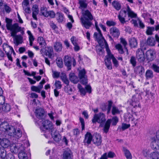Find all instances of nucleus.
Segmentation results:
<instances>
[{"mask_svg": "<svg viewBox=\"0 0 159 159\" xmlns=\"http://www.w3.org/2000/svg\"><path fill=\"white\" fill-rule=\"evenodd\" d=\"M6 27L7 29L11 31V36L13 38L14 43L17 45L23 42L22 35L25 34L24 28H21L17 23L12 24V20L6 18Z\"/></svg>", "mask_w": 159, "mask_h": 159, "instance_id": "obj_1", "label": "nucleus"}, {"mask_svg": "<svg viewBox=\"0 0 159 159\" xmlns=\"http://www.w3.org/2000/svg\"><path fill=\"white\" fill-rule=\"evenodd\" d=\"M30 144L27 140H24L21 143L13 144L11 146V151L14 153L18 152V156L19 159H27L28 156L26 153L25 148L29 146Z\"/></svg>", "mask_w": 159, "mask_h": 159, "instance_id": "obj_2", "label": "nucleus"}, {"mask_svg": "<svg viewBox=\"0 0 159 159\" xmlns=\"http://www.w3.org/2000/svg\"><path fill=\"white\" fill-rule=\"evenodd\" d=\"M82 14L83 16L80 19L82 25L86 29H89L92 25L91 21L94 19L93 16L88 10L83 11Z\"/></svg>", "mask_w": 159, "mask_h": 159, "instance_id": "obj_3", "label": "nucleus"}, {"mask_svg": "<svg viewBox=\"0 0 159 159\" xmlns=\"http://www.w3.org/2000/svg\"><path fill=\"white\" fill-rule=\"evenodd\" d=\"M98 32H95L94 34V37L96 39V40L98 43L100 45H102V43H104L105 45V48L106 49V47L107 46L108 47V45L105 40L104 39L102 36V35L101 32V31L100 30L99 31V30H97Z\"/></svg>", "mask_w": 159, "mask_h": 159, "instance_id": "obj_4", "label": "nucleus"}, {"mask_svg": "<svg viewBox=\"0 0 159 159\" xmlns=\"http://www.w3.org/2000/svg\"><path fill=\"white\" fill-rule=\"evenodd\" d=\"M158 134H159V131L157 132L155 137L151 138V146L152 149L159 151V137L158 138Z\"/></svg>", "mask_w": 159, "mask_h": 159, "instance_id": "obj_5", "label": "nucleus"}, {"mask_svg": "<svg viewBox=\"0 0 159 159\" xmlns=\"http://www.w3.org/2000/svg\"><path fill=\"white\" fill-rule=\"evenodd\" d=\"M3 48L4 51L7 54L8 59L11 62H12L13 60L11 56V55L12 53H13V54L15 53L12 48L9 46L7 43L3 44Z\"/></svg>", "mask_w": 159, "mask_h": 159, "instance_id": "obj_6", "label": "nucleus"}, {"mask_svg": "<svg viewBox=\"0 0 159 159\" xmlns=\"http://www.w3.org/2000/svg\"><path fill=\"white\" fill-rule=\"evenodd\" d=\"M106 120L104 114L100 113L98 114L94 115L92 120V122L93 123H96L97 122L101 124Z\"/></svg>", "mask_w": 159, "mask_h": 159, "instance_id": "obj_7", "label": "nucleus"}, {"mask_svg": "<svg viewBox=\"0 0 159 159\" xmlns=\"http://www.w3.org/2000/svg\"><path fill=\"white\" fill-rule=\"evenodd\" d=\"M0 129L4 132H7L9 135L11 132L14 129V127L9 125L7 122H3L0 125Z\"/></svg>", "mask_w": 159, "mask_h": 159, "instance_id": "obj_8", "label": "nucleus"}, {"mask_svg": "<svg viewBox=\"0 0 159 159\" xmlns=\"http://www.w3.org/2000/svg\"><path fill=\"white\" fill-rule=\"evenodd\" d=\"M41 13L45 17H50L52 18H54L55 16V13L53 11H48L47 8L42 7L40 9Z\"/></svg>", "mask_w": 159, "mask_h": 159, "instance_id": "obj_9", "label": "nucleus"}, {"mask_svg": "<svg viewBox=\"0 0 159 159\" xmlns=\"http://www.w3.org/2000/svg\"><path fill=\"white\" fill-rule=\"evenodd\" d=\"M43 126L40 128L41 130L45 132L48 130L52 129L53 128L51 121L48 120H44L42 123Z\"/></svg>", "mask_w": 159, "mask_h": 159, "instance_id": "obj_10", "label": "nucleus"}, {"mask_svg": "<svg viewBox=\"0 0 159 159\" xmlns=\"http://www.w3.org/2000/svg\"><path fill=\"white\" fill-rule=\"evenodd\" d=\"M106 51L107 53V55L106 56L105 58V62L106 66L107 68L108 69H111L112 68L111 63V59L109 55V49L107 47V46L106 47Z\"/></svg>", "mask_w": 159, "mask_h": 159, "instance_id": "obj_11", "label": "nucleus"}, {"mask_svg": "<svg viewBox=\"0 0 159 159\" xmlns=\"http://www.w3.org/2000/svg\"><path fill=\"white\" fill-rule=\"evenodd\" d=\"M17 144L15 143H11L9 140L6 138H3L0 140V144L2 146L1 147L6 148L9 146L10 150L11 145L13 144Z\"/></svg>", "mask_w": 159, "mask_h": 159, "instance_id": "obj_12", "label": "nucleus"}, {"mask_svg": "<svg viewBox=\"0 0 159 159\" xmlns=\"http://www.w3.org/2000/svg\"><path fill=\"white\" fill-rule=\"evenodd\" d=\"M146 58L148 62L153 61L155 58V52L152 50L147 51L146 53Z\"/></svg>", "mask_w": 159, "mask_h": 159, "instance_id": "obj_13", "label": "nucleus"}, {"mask_svg": "<svg viewBox=\"0 0 159 159\" xmlns=\"http://www.w3.org/2000/svg\"><path fill=\"white\" fill-rule=\"evenodd\" d=\"M110 34L114 38H117L120 34L119 29L115 26L111 28L109 30Z\"/></svg>", "mask_w": 159, "mask_h": 159, "instance_id": "obj_14", "label": "nucleus"}, {"mask_svg": "<svg viewBox=\"0 0 159 159\" xmlns=\"http://www.w3.org/2000/svg\"><path fill=\"white\" fill-rule=\"evenodd\" d=\"M9 134V135L18 139L22 136V132L19 129H16L14 127V129Z\"/></svg>", "mask_w": 159, "mask_h": 159, "instance_id": "obj_15", "label": "nucleus"}, {"mask_svg": "<svg viewBox=\"0 0 159 159\" xmlns=\"http://www.w3.org/2000/svg\"><path fill=\"white\" fill-rule=\"evenodd\" d=\"M126 11L121 10L118 16V18L120 23L124 24L126 22L125 18L126 16Z\"/></svg>", "mask_w": 159, "mask_h": 159, "instance_id": "obj_16", "label": "nucleus"}, {"mask_svg": "<svg viewBox=\"0 0 159 159\" xmlns=\"http://www.w3.org/2000/svg\"><path fill=\"white\" fill-rule=\"evenodd\" d=\"M136 57L140 62H143L145 60L144 54L141 50L138 49L136 52Z\"/></svg>", "mask_w": 159, "mask_h": 159, "instance_id": "obj_17", "label": "nucleus"}, {"mask_svg": "<svg viewBox=\"0 0 159 159\" xmlns=\"http://www.w3.org/2000/svg\"><path fill=\"white\" fill-rule=\"evenodd\" d=\"M93 136L89 132H87L85 135V138L84 140V142L85 145H89L91 143L92 140Z\"/></svg>", "mask_w": 159, "mask_h": 159, "instance_id": "obj_18", "label": "nucleus"}, {"mask_svg": "<svg viewBox=\"0 0 159 159\" xmlns=\"http://www.w3.org/2000/svg\"><path fill=\"white\" fill-rule=\"evenodd\" d=\"M29 0H23L22 2V6L25 11L27 13L30 12V8L29 7Z\"/></svg>", "mask_w": 159, "mask_h": 159, "instance_id": "obj_19", "label": "nucleus"}, {"mask_svg": "<svg viewBox=\"0 0 159 159\" xmlns=\"http://www.w3.org/2000/svg\"><path fill=\"white\" fill-rule=\"evenodd\" d=\"M94 144L97 146H99L102 143V139L101 135L99 134H96L93 140Z\"/></svg>", "mask_w": 159, "mask_h": 159, "instance_id": "obj_20", "label": "nucleus"}, {"mask_svg": "<svg viewBox=\"0 0 159 159\" xmlns=\"http://www.w3.org/2000/svg\"><path fill=\"white\" fill-rule=\"evenodd\" d=\"M51 135L54 140L56 142H59L61 139V136L58 132L56 130H53Z\"/></svg>", "mask_w": 159, "mask_h": 159, "instance_id": "obj_21", "label": "nucleus"}, {"mask_svg": "<svg viewBox=\"0 0 159 159\" xmlns=\"http://www.w3.org/2000/svg\"><path fill=\"white\" fill-rule=\"evenodd\" d=\"M46 55L48 57L52 59L54 57L53 51L52 48V47H47L46 48V49L45 51Z\"/></svg>", "mask_w": 159, "mask_h": 159, "instance_id": "obj_22", "label": "nucleus"}, {"mask_svg": "<svg viewBox=\"0 0 159 159\" xmlns=\"http://www.w3.org/2000/svg\"><path fill=\"white\" fill-rule=\"evenodd\" d=\"M63 159H72V153L69 149H67L64 151L63 154Z\"/></svg>", "mask_w": 159, "mask_h": 159, "instance_id": "obj_23", "label": "nucleus"}, {"mask_svg": "<svg viewBox=\"0 0 159 159\" xmlns=\"http://www.w3.org/2000/svg\"><path fill=\"white\" fill-rule=\"evenodd\" d=\"M32 10L33 11V17L34 19L37 20V18L36 16L38 14L39 12V9L38 5H34L32 8Z\"/></svg>", "mask_w": 159, "mask_h": 159, "instance_id": "obj_24", "label": "nucleus"}, {"mask_svg": "<svg viewBox=\"0 0 159 159\" xmlns=\"http://www.w3.org/2000/svg\"><path fill=\"white\" fill-rule=\"evenodd\" d=\"M115 156V154L114 153L110 151L108 153L107 156V153L106 152L103 154L100 159H107V157L113 158Z\"/></svg>", "mask_w": 159, "mask_h": 159, "instance_id": "obj_25", "label": "nucleus"}, {"mask_svg": "<svg viewBox=\"0 0 159 159\" xmlns=\"http://www.w3.org/2000/svg\"><path fill=\"white\" fill-rule=\"evenodd\" d=\"M126 11L128 13L129 17H130L131 18H135L137 17V14L131 10L129 6L127 7Z\"/></svg>", "mask_w": 159, "mask_h": 159, "instance_id": "obj_26", "label": "nucleus"}, {"mask_svg": "<svg viewBox=\"0 0 159 159\" xmlns=\"http://www.w3.org/2000/svg\"><path fill=\"white\" fill-rule=\"evenodd\" d=\"M35 114L36 117L39 119L42 118L43 116L44 111L42 108L36 109L35 111Z\"/></svg>", "mask_w": 159, "mask_h": 159, "instance_id": "obj_27", "label": "nucleus"}, {"mask_svg": "<svg viewBox=\"0 0 159 159\" xmlns=\"http://www.w3.org/2000/svg\"><path fill=\"white\" fill-rule=\"evenodd\" d=\"M54 48L56 52H60L62 49V43L59 42H57L54 44Z\"/></svg>", "mask_w": 159, "mask_h": 159, "instance_id": "obj_28", "label": "nucleus"}, {"mask_svg": "<svg viewBox=\"0 0 159 159\" xmlns=\"http://www.w3.org/2000/svg\"><path fill=\"white\" fill-rule=\"evenodd\" d=\"M4 148L0 147V157L1 159H7V156L10 154H8L6 156V151L4 149Z\"/></svg>", "mask_w": 159, "mask_h": 159, "instance_id": "obj_29", "label": "nucleus"}, {"mask_svg": "<svg viewBox=\"0 0 159 159\" xmlns=\"http://www.w3.org/2000/svg\"><path fill=\"white\" fill-rule=\"evenodd\" d=\"M129 43L130 46L132 48L136 47L137 46V42L136 39L132 37L129 39Z\"/></svg>", "mask_w": 159, "mask_h": 159, "instance_id": "obj_30", "label": "nucleus"}, {"mask_svg": "<svg viewBox=\"0 0 159 159\" xmlns=\"http://www.w3.org/2000/svg\"><path fill=\"white\" fill-rule=\"evenodd\" d=\"M69 79L70 81L75 84H76L79 81L77 77L75 76V74L73 73L70 74Z\"/></svg>", "mask_w": 159, "mask_h": 159, "instance_id": "obj_31", "label": "nucleus"}, {"mask_svg": "<svg viewBox=\"0 0 159 159\" xmlns=\"http://www.w3.org/2000/svg\"><path fill=\"white\" fill-rule=\"evenodd\" d=\"M123 151L127 159H132V156L129 150L126 148L123 147Z\"/></svg>", "mask_w": 159, "mask_h": 159, "instance_id": "obj_32", "label": "nucleus"}, {"mask_svg": "<svg viewBox=\"0 0 159 159\" xmlns=\"http://www.w3.org/2000/svg\"><path fill=\"white\" fill-rule=\"evenodd\" d=\"M1 104V110L3 111L7 112L9 111L11 109V107L10 105L7 103H4Z\"/></svg>", "mask_w": 159, "mask_h": 159, "instance_id": "obj_33", "label": "nucleus"}, {"mask_svg": "<svg viewBox=\"0 0 159 159\" xmlns=\"http://www.w3.org/2000/svg\"><path fill=\"white\" fill-rule=\"evenodd\" d=\"M61 79L63 82L66 84L67 85V86L65 87V90H66V88L68 87V85L69 84V81L67 78L66 75L65 74H62L61 76Z\"/></svg>", "mask_w": 159, "mask_h": 159, "instance_id": "obj_34", "label": "nucleus"}, {"mask_svg": "<svg viewBox=\"0 0 159 159\" xmlns=\"http://www.w3.org/2000/svg\"><path fill=\"white\" fill-rule=\"evenodd\" d=\"M112 5L118 11L120 10L121 8L120 3L117 1H113L112 3Z\"/></svg>", "mask_w": 159, "mask_h": 159, "instance_id": "obj_35", "label": "nucleus"}, {"mask_svg": "<svg viewBox=\"0 0 159 159\" xmlns=\"http://www.w3.org/2000/svg\"><path fill=\"white\" fill-rule=\"evenodd\" d=\"M109 55L111 59L112 60L113 63L115 66L117 67L119 66V64L118 61L116 59V58L114 57V56L112 54L110 50L109 49Z\"/></svg>", "mask_w": 159, "mask_h": 159, "instance_id": "obj_36", "label": "nucleus"}, {"mask_svg": "<svg viewBox=\"0 0 159 159\" xmlns=\"http://www.w3.org/2000/svg\"><path fill=\"white\" fill-rule=\"evenodd\" d=\"M147 43L148 45L150 46H154L156 43L154 38L151 37L148 38L147 40Z\"/></svg>", "mask_w": 159, "mask_h": 159, "instance_id": "obj_37", "label": "nucleus"}, {"mask_svg": "<svg viewBox=\"0 0 159 159\" xmlns=\"http://www.w3.org/2000/svg\"><path fill=\"white\" fill-rule=\"evenodd\" d=\"M27 33L29 35L30 45V46H32L33 41L34 40V38L30 31L28 30Z\"/></svg>", "mask_w": 159, "mask_h": 159, "instance_id": "obj_38", "label": "nucleus"}, {"mask_svg": "<svg viewBox=\"0 0 159 159\" xmlns=\"http://www.w3.org/2000/svg\"><path fill=\"white\" fill-rule=\"evenodd\" d=\"M38 41L41 47H43L46 45L45 41L42 37H39L38 38Z\"/></svg>", "mask_w": 159, "mask_h": 159, "instance_id": "obj_39", "label": "nucleus"}, {"mask_svg": "<svg viewBox=\"0 0 159 159\" xmlns=\"http://www.w3.org/2000/svg\"><path fill=\"white\" fill-rule=\"evenodd\" d=\"M145 76L147 79L152 78L153 76L152 71L149 70H147L146 72Z\"/></svg>", "mask_w": 159, "mask_h": 159, "instance_id": "obj_40", "label": "nucleus"}, {"mask_svg": "<svg viewBox=\"0 0 159 159\" xmlns=\"http://www.w3.org/2000/svg\"><path fill=\"white\" fill-rule=\"evenodd\" d=\"M111 123V120H108L106 121L104 128V131L105 133H107L108 131Z\"/></svg>", "mask_w": 159, "mask_h": 159, "instance_id": "obj_41", "label": "nucleus"}, {"mask_svg": "<svg viewBox=\"0 0 159 159\" xmlns=\"http://www.w3.org/2000/svg\"><path fill=\"white\" fill-rule=\"evenodd\" d=\"M151 159H159V154L157 152H152L150 154Z\"/></svg>", "mask_w": 159, "mask_h": 159, "instance_id": "obj_42", "label": "nucleus"}, {"mask_svg": "<svg viewBox=\"0 0 159 159\" xmlns=\"http://www.w3.org/2000/svg\"><path fill=\"white\" fill-rule=\"evenodd\" d=\"M56 63L58 66L60 68L63 66L62 59L60 57H57L56 59Z\"/></svg>", "mask_w": 159, "mask_h": 159, "instance_id": "obj_43", "label": "nucleus"}, {"mask_svg": "<svg viewBox=\"0 0 159 159\" xmlns=\"http://www.w3.org/2000/svg\"><path fill=\"white\" fill-rule=\"evenodd\" d=\"M115 48L117 49L119 53L120 54H123L124 53V52L123 49L122 45L120 44H118L116 45Z\"/></svg>", "mask_w": 159, "mask_h": 159, "instance_id": "obj_44", "label": "nucleus"}, {"mask_svg": "<svg viewBox=\"0 0 159 159\" xmlns=\"http://www.w3.org/2000/svg\"><path fill=\"white\" fill-rule=\"evenodd\" d=\"M66 58V57H65ZM64 63L65 65L67 66L69 69H70L71 66V60L70 58L65 59L64 60Z\"/></svg>", "mask_w": 159, "mask_h": 159, "instance_id": "obj_45", "label": "nucleus"}, {"mask_svg": "<svg viewBox=\"0 0 159 159\" xmlns=\"http://www.w3.org/2000/svg\"><path fill=\"white\" fill-rule=\"evenodd\" d=\"M86 72L84 69H83L79 72V76L80 79H82L83 77H86Z\"/></svg>", "mask_w": 159, "mask_h": 159, "instance_id": "obj_46", "label": "nucleus"}, {"mask_svg": "<svg viewBox=\"0 0 159 159\" xmlns=\"http://www.w3.org/2000/svg\"><path fill=\"white\" fill-rule=\"evenodd\" d=\"M120 112V111L118 109L117 107L115 106L113 107L112 109V115H115L116 114H119Z\"/></svg>", "mask_w": 159, "mask_h": 159, "instance_id": "obj_47", "label": "nucleus"}, {"mask_svg": "<svg viewBox=\"0 0 159 159\" xmlns=\"http://www.w3.org/2000/svg\"><path fill=\"white\" fill-rule=\"evenodd\" d=\"M108 104L107 105L105 106V108L107 110V113L109 114L110 111L111 106L112 104V102L111 101H109L108 102Z\"/></svg>", "mask_w": 159, "mask_h": 159, "instance_id": "obj_48", "label": "nucleus"}, {"mask_svg": "<svg viewBox=\"0 0 159 159\" xmlns=\"http://www.w3.org/2000/svg\"><path fill=\"white\" fill-rule=\"evenodd\" d=\"M78 87L81 94H83L84 96L85 95L86 93L85 89L84 88H83L80 84H79L78 85Z\"/></svg>", "mask_w": 159, "mask_h": 159, "instance_id": "obj_49", "label": "nucleus"}, {"mask_svg": "<svg viewBox=\"0 0 159 159\" xmlns=\"http://www.w3.org/2000/svg\"><path fill=\"white\" fill-rule=\"evenodd\" d=\"M154 30V28L153 27H148L146 30V32L147 34L151 35L152 34V32Z\"/></svg>", "mask_w": 159, "mask_h": 159, "instance_id": "obj_50", "label": "nucleus"}, {"mask_svg": "<svg viewBox=\"0 0 159 159\" xmlns=\"http://www.w3.org/2000/svg\"><path fill=\"white\" fill-rule=\"evenodd\" d=\"M54 85L57 89H60L62 87L61 82L58 80H56L55 81Z\"/></svg>", "mask_w": 159, "mask_h": 159, "instance_id": "obj_51", "label": "nucleus"}, {"mask_svg": "<svg viewBox=\"0 0 159 159\" xmlns=\"http://www.w3.org/2000/svg\"><path fill=\"white\" fill-rule=\"evenodd\" d=\"M106 24L108 26L110 27L115 25L116 23L112 20H107L106 22Z\"/></svg>", "mask_w": 159, "mask_h": 159, "instance_id": "obj_52", "label": "nucleus"}, {"mask_svg": "<svg viewBox=\"0 0 159 159\" xmlns=\"http://www.w3.org/2000/svg\"><path fill=\"white\" fill-rule=\"evenodd\" d=\"M138 104H139L138 101H135V98L133 96L132 98V102L131 103L132 105L134 107H135L137 106Z\"/></svg>", "mask_w": 159, "mask_h": 159, "instance_id": "obj_53", "label": "nucleus"}, {"mask_svg": "<svg viewBox=\"0 0 159 159\" xmlns=\"http://www.w3.org/2000/svg\"><path fill=\"white\" fill-rule=\"evenodd\" d=\"M52 76L54 78H57L59 77L60 73L56 71H52Z\"/></svg>", "mask_w": 159, "mask_h": 159, "instance_id": "obj_54", "label": "nucleus"}, {"mask_svg": "<svg viewBox=\"0 0 159 159\" xmlns=\"http://www.w3.org/2000/svg\"><path fill=\"white\" fill-rule=\"evenodd\" d=\"M4 7L5 11L6 12L9 13L11 11V9L7 4H4Z\"/></svg>", "mask_w": 159, "mask_h": 159, "instance_id": "obj_55", "label": "nucleus"}, {"mask_svg": "<svg viewBox=\"0 0 159 159\" xmlns=\"http://www.w3.org/2000/svg\"><path fill=\"white\" fill-rule=\"evenodd\" d=\"M79 3L81 7L83 8H86L87 4L84 1H79Z\"/></svg>", "mask_w": 159, "mask_h": 159, "instance_id": "obj_56", "label": "nucleus"}, {"mask_svg": "<svg viewBox=\"0 0 159 159\" xmlns=\"http://www.w3.org/2000/svg\"><path fill=\"white\" fill-rule=\"evenodd\" d=\"M73 45L77 44L78 40L74 36L72 37L70 39Z\"/></svg>", "mask_w": 159, "mask_h": 159, "instance_id": "obj_57", "label": "nucleus"}, {"mask_svg": "<svg viewBox=\"0 0 159 159\" xmlns=\"http://www.w3.org/2000/svg\"><path fill=\"white\" fill-rule=\"evenodd\" d=\"M130 62L133 66H134L136 65V62L135 57H131L130 59Z\"/></svg>", "mask_w": 159, "mask_h": 159, "instance_id": "obj_58", "label": "nucleus"}, {"mask_svg": "<svg viewBox=\"0 0 159 159\" xmlns=\"http://www.w3.org/2000/svg\"><path fill=\"white\" fill-rule=\"evenodd\" d=\"M31 89L32 91H34L38 93H40V91L39 89L38 86H33L31 87Z\"/></svg>", "mask_w": 159, "mask_h": 159, "instance_id": "obj_59", "label": "nucleus"}, {"mask_svg": "<svg viewBox=\"0 0 159 159\" xmlns=\"http://www.w3.org/2000/svg\"><path fill=\"white\" fill-rule=\"evenodd\" d=\"M152 67L154 71L156 72L159 73V66L157 65L153 64L152 65Z\"/></svg>", "mask_w": 159, "mask_h": 159, "instance_id": "obj_60", "label": "nucleus"}, {"mask_svg": "<svg viewBox=\"0 0 159 159\" xmlns=\"http://www.w3.org/2000/svg\"><path fill=\"white\" fill-rule=\"evenodd\" d=\"M130 126V125L129 124L123 123L122 124L121 129L123 130H124L129 128Z\"/></svg>", "mask_w": 159, "mask_h": 159, "instance_id": "obj_61", "label": "nucleus"}, {"mask_svg": "<svg viewBox=\"0 0 159 159\" xmlns=\"http://www.w3.org/2000/svg\"><path fill=\"white\" fill-rule=\"evenodd\" d=\"M58 21L59 22H61L64 20L63 15L62 13L58 14V17L57 19Z\"/></svg>", "mask_w": 159, "mask_h": 159, "instance_id": "obj_62", "label": "nucleus"}, {"mask_svg": "<svg viewBox=\"0 0 159 159\" xmlns=\"http://www.w3.org/2000/svg\"><path fill=\"white\" fill-rule=\"evenodd\" d=\"M80 120L81 123L82 130H84L85 128V124L84 120L83 118L80 117Z\"/></svg>", "mask_w": 159, "mask_h": 159, "instance_id": "obj_63", "label": "nucleus"}, {"mask_svg": "<svg viewBox=\"0 0 159 159\" xmlns=\"http://www.w3.org/2000/svg\"><path fill=\"white\" fill-rule=\"evenodd\" d=\"M131 23L133 24L134 25V26L135 27H138V19L137 20L132 19L131 21H130Z\"/></svg>", "mask_w": 159, "mask_h": 159, "instance_id": "obj_64", "label": "nucleus"}]
</instances>
